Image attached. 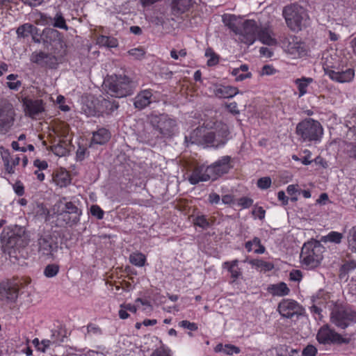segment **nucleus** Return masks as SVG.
I'll use <instances>...</instances> for the list:
<instances>
[{"mask_svg": "<svg viewBox=\"0 0 356 356\" xmlns=\"http://www.w3.org/2000/svg\"><path fill=\"white\" fill-rule=\"evenodd\" d=\"M282 16L288 28L294 32L306 26L309 19L306 10L298 3L285 6L282 10Z\"/></svg>", "mask_w": 356, "mask_h": 356, "instance_id": "obj_1", "label": "nucleus"}, {"mask_svg": "<svg viewBox=\"0 0 356 356\" xmlns=\"http://www.w3.org/2000/svg\"><path fill=\"white\" fill-rule=\"evenodd\" d=\"M324 247L320 241H311L305 243L300 252V262L307 270H312L318 267L323 258Z\"/></svg>", "mask_w": 356, "mask_h": 356, "instance_id": "obj_2", "label": "nucleus"}, {"mask_svg": "<svg viewBox=\"0 0 356 356\" xmlns=\"http://www.w3.org/2000/svg\"><path fill=\"white\" fill-rule=\"evenodd\" d=\"M104 83L107 92L117 98L131 95L136 87L135 83L125 75L112 76Z\"/></svg>", "mask_w": 356, "mask_h": 356, "instance_id": "obj_3", "label": "nucleus"}, {"mask_svg": "<svg viewBox=\"0 0 356 356\" xmlns=\"http://www.w3.org/2000/svg\"><path fill=\"white\" fill-rule=\"evenodd\" d=\"M330 322L344 330L356 323V311L348 305L335 303L331 309Z\"/></svg>", "mask_w": 356, "mask_h": 356, "instance_id": "obj_4", "label": "nucleus"}, {"mask_svg": "<svg viewBox=\"0 0 356 356\" xmlns=\"http://www.w3.org/2000/svg\"><path fill=\"white\" fill-rule=\"evenodd\" d=\"M296 133L301 141L312 142L321 139L323 129L318 121L306 118L296 125Z\"/></svg>", "mask_w": 356, "mask_h": 356, "instance_id": "obj_5", "label": "nucleus"}, {"mask_svg": "<svg viewBox=\"0 0 356 356\" xmlns=\"http://www.w3.org/2000/svg\"><path fill=\"white\" fill-rule=\"evenodd\" d=\"M151 124L156 127L162 138H170L175 134L177 123L175 120L170 118L166 114L152 115Z\"/></svg>", "mask_w": 356, "mask_h": 356, "instance_id": "obj_6", "label": "nucleus"}, {"mask_svg": "<svg viewBox=\"0 0 356 356\" xmlns=\"http://www.w3.org/2000/svg\"><path fill=\"white\" fill-rule=\"evenodd\" d=\"M316 339L321 344H348L351 341L350 337H343L331 328L328 324L320 327L316 334Z\"/></svg>", "mask_w": 356, "mask_h": 356, "instance_id": "obj_7", "label": "nucleus"}, {"mask_svg": "<svg viewBox=\"0 0 356 356\" xmlns=\"http://www.w3.org/2000/svg\"><path fill=\"white\" fill-rule=\"evenodd\" d=\"M1 240L8 248H19L27 244L24 229L18 227L1 234Z\"/></svg>", "mask_w": 356, "mask_h": 356, "instance_id": "obj_8", "label": "nucleus"}, {"mask_svg": "<svg viewBox=\"0 0 356 356\" xmlns=\"http://www.w3.org/2000/svg\"><path fill=\"white\" fill-rule=\"evenodd\" d=\"M323 70L332 80L339 83H346L351 81L355 76V71L353 69L348 68L346 70L336 71L334 66L329 61L328 57L324 58Z\"/></svg>", "mask_w": 356, "mask_h": 356, "instance_id": "obj_9", "label": "nucleus"}, {"mask_svg": "<svg viewBox=\"0 0 356 356\" xmlns=\"http://www.w3.org/2000/svg\"><path fill=\"white\" fill-rule=\"evenodd\" d=\"M259 26L253 19H246L240 25L239 40L248 45L252 44L256 39Z\"/></svg>", "mask_w": 356, "mask_h": 356, "instance_id": "obj_10", "label": "nucleus"}, {"mask_svg": "<svg viewBox=\"0 0 356 356\" xmlns=\"http://www.w3.org/2000/svg\"><path fill=\"white\" fill-rule=\"evenodd\" d=\"M15 112L10 103H5L0 106V134H5L10 131L14 124Z\"/></svg>", "mask_w": 356, "mask_h": 356, "instance_id": "obj_11", "label": "nucleus"}, {"mask_svg": "<svg viewBox=\"0 0 356 356\" xmlns=\"http://www.w3.org/2000/svg\"><path fill=\"white\" fill-rule=\"evenodd\" d=\"M185 142L187 145L191 143L215 147V134L213 131H209L203 134L202 129L197 128L191 133L190 136H185Z\"/></svg>", "mask_w": 356, "mask_h": 356, "instance_id": "obj_12", "label": "nucleus"}, {"mask_svg": "<svg viewBox=\"0 0 356 356\" xmlns=\"http://www.w3.org/2000/svg\"><path fill=\"white\" fill-rule=\"evenodd\" d=\"M277 310L284 318H291L294 316H300L303 312L302 307L291 299H284L278 305Z\"/></svg>", "mask_w": 356, "mask_h": 356, "instance_id": "obj_13", "label": "nucleus"}, {"mask_svg": "<svg viewBox=\"0 0 356 356\" xmlns=\"http://www.w3.org/2000/svg\"><path fill=\"white\" fill-rule=\"evenodd\" d=\"M38 252L42 256L53 257L54 252L58 250L56 238L50 234L41 236L38 239Z\"/></svg>", "mask_w": 356, "mask_h": 356, "instance_id": "obj_14", "label": "nucleus"}, {"mask_svg": "<svg viewBox=\"0 0 356 356\" xmlns=\"http://www.w3.org/2000/svg\"><path fill=\"white\" fill-rule=\"evenodd\" d=\"M81 210L73 202H67L59 214L60 218L70 227L76 225L80 220Z\"/></svg>", "mask_w": 356, "mask_h": 356, "instance_id": "obj_15", "label": "nucleus"}, {"mask_svg": "<svg viewBox=\"0 0 356 356\" xmlns=\"http://www.w3.org/2000/svg\"><path fill=\"white\" fill-rule=\"evenodd\" d=\"M161 138V137L156 127L151 124V118H149V123L145 126L138 134V140L140 142L151 146L155 145Z\"/></svg>", "mask_w": 356, "mask_h": 356, "instance_id": "obj_16", "label": "nucleus"}, {"mask_svg": "<svg viewBox=\"0 0 356 356\" xmlns=\"http://www.w3.org/2000/svg\"><path fill=\"white\" fill-rule=\"evenodd\" d=\"M231 158L229 156H224L213 164L207 166L208 172L210 173L212 180L216 179L218 176L227 173L230 169Z\"/></svg>", "mask_w": 356, "mask_h": 356, "instance_id": "obj_17", "label": "nucleus"}, {"mask_svg": "<svg viewBox=\"0 0 356 356\" xmlns=\"http://www.w3.org/2000/svg\"><path fill=\"white\" fill-rule=\"evenodd\" d=\"M22 103L26 115L32 118L44 111L42 99H32L25 97L22 99Z\"/></svg>", "mask_w": 356, "mask_h": 356, "instance_id": "obj_18", "label": "nucleus"}, {"mask_svg": "<svg viewBox=\"0 0 356 356\" xmlns=\"http://www.w3.org/2000/svg\"><path fill=\"white\" fill-rule=\"evenodd\" d=\"M31 60L40 66H47L51 68L56 67L57 65V58L55 56L43 51L33 52L31 56Z\"/></svg>", "mask_w": 356, "mask_h": 356, "instance_id": "obj_19", "label": "nucleus"}, {"mask_svg": "<svg viewBox=\"0 0 356 356\" xmlns=\"http://www.w3.org/2000/svg\"><path fill=\"white\" fill-rule=\"evenodd\" d=\"M19 294V287L16 283L6 282L0 286V296L2 300L15 302Z\"/></svg>", "mask_w": 356, "mask_h": 356, "instance_id": "obj_20", "label": "nucleus"}, {"mask_svg": "<svg viewBox=\"0 0 356 356\" xmlns=\"http://www.w3.org/2000/svg\"><path fill=\"white\" fill-rule=\"evenodd\" d=\"M210 179H212V178L210 173L208 172V168L204 165L195 167L188 177L189 182L193 185Z\"/></svg>", "mask_w": 356, "mask_h": 356, "instance_id": "obj_21", "label": "nucleus"}, {"mask_svg": "<svg viewBox=\"0 0 356 356\" xmlns=\"http://www.w3.org/2000/svg\"><path fill=\"white\" fill-rule=\"evenodd\" d=\"M193 3V0H172L171 3V13L178 17L189 10Z\"/></svg>", "mask_w": 356, "mask_h": 356, "instance_id": "obj_22", "label": "nucleus"}, {"mask_svg": "<svg viewBox=\"0 0 356 356\" xmlns=\"http://www.w3.org/2000/svg\"><path fill=\"white\" fill-rule=\"evenodd\" d=\"M152 92L150 90H145L138 93L134 98V106L142 110L149 106L152 102Z\"/></svg>", "mask_w": 356, "mask_h": 356, "instance_id": "obj_23", "label": "nucleus"}, {"mask_svg": "<svg viewBox=\"0 0 356 356\" xmlns=\"http://www.w3.org/2000/svg\"><path fill=\"white\" fill-rule=\"evenodd\" d=\"M238 93H239L238 89L231 86L220 85L214 90V94L219 98H231Z\"/></svg>", "mask_w": 356, "mask_h": 356, "instance_id": "obj_24", "label": "nucleus"}, {"mask_svg": "<svg viewBox=\"0 0 356 356\" xmlns=\"http://www.w3.org/2000/svg\"><path fill=\"white\" fill-rule=\"evenodd\" d=\"M257 38L264 44L269 46L277 44L276 40L272 37V31L268 27L259 26Z\"/></svg>", "mask_w": 356, "mask_h": 356, "instance_id": "obj_25", "label": "nucleus"}, {"mask_svg": "<svg viewBox=\"0 0 356 356\" xmlns=\"http://www.w3.org/2000/svg\"><path fill=\"white\" fill-rule=\"evenodd\" d=\"M267 291L274 296H284L290 292V289L284 282L270 284L268 286Z\"/></svg>", "mask_w": 356, "mask_h": 356, "instance_id": "obj_26", "label": "nucleus"}, {"mask_svg": "<svg viewBox=\"0 0 356 356\" xmlns=\"http://www.w3.org/2000/svg\"><path fill=\"white\" fill-rule=\"evenodd\" d=\"M53 181L57 186L65 187L70 184L71 179L67 171L61 170L53 174Z\"/></svg>", "mask_w": 356, "mask_h": 356, "instance_id": "obj_27", "label": "nucleus"}, {"mask_svg": "<svg viewBox=\"0 0 356 356\" xmlns=\"http://www.w3.org/2000/svg\"><path fill=\"white\" fill-rule=\"evenodd\" d=\"M297 38H293L292 41H289L286 46V51L289 54L294 56H300L305 53L303 44L296 41Z\"/></svg>", "mask_w": 356, "mask_h": 356, "instance_id": "obj_28", "label": "nucleus"}, {"mask_svg": "<svg viewBox=\"0 0 356 356\" xmlns=\"http://www.w3.org/2000/svg\"><path fill=\"white\" fill-rule=\"evenodd\" d=\"M110 137L109 131L106 129L102 128L93 133L92 141L95 144L103 145L109 140Z\"/></svg>", "mask_w": 356, "mask_h": 356, "instance_id": "obj_29", "label": "nucleus"}, {"mask_svg": "<svg viewBox=\"0 0 356 356\" xmlns=\"http://www.w3.org/2000/svg\"><path fill=\"white\" fill-rule=\"evenodd\" d=\"M60 35L58 31L51 28L45 29L42 33L44 40L49 43L60 42L61 40Z\"/></svg>", "mask_w": 356, "mask_h": 356, "instance_id": "obj_30", "label": "nucleus"}, {"mask_svg": "<svg viewBox=\"0 0 356 356\" xmlns=\"http://www.w3.org/2000/svg\"><path fill=\"white\" fill-rule=\"evenodd\" d=\"M37 30V28L33 25L29 23L24 24L19 26L16 31V33L17 35V38H25L29 36V35H33L34 31Z\"/></svg>", "mask_w": 356, "mask_h": 356, "instance_id": "obj_31", "label": "nucleus"}, {"mask_svg": "<svg viewBox=\"0 0 356 356\" xmlns=\"http://www.w3.org/2000/svg\"><path fill=\"white\" fill-rule=\"evenodd\" d=\"M295 83L299 91V97H302L307 92L308 86L313 82V79L310 77H302L295 80Z\"/></svg>", "mask_w": 356, "mask_h": 356, "instance_id": "obj_32", "label": "nucleus"}, {"mask_svg": "<svg viewBox=\"0 0 356 356\" xmlns=\"http://www.w3.org/2000/svg\"><path fill=\"white\" fill-rule=\"evenodd\" d=\"M222 21L225 26L234 32L236 35L240 31V25L234 15L223 16Z\"/></svg>", "mask_w": 356, "mask_h": 356, "instance_id": "obj_33", "label": "nucleus"}, {"mask_svg": "<svg viewBox=\"0 0 356 356\" xmlns=\"http://www.w3.org/2000/svg\"><path fill=\"white\" fill-rule=\"evenodd\" d=\"M97 43L100 46L108 48L116 47L118 45L116 38L106 35H99L97 39Z\"/></svg>", "mask_w": 356, "mask_h": 356, "instance_id": "obj_34", "label": "nucleus"}, {"mask_svg": "<svg viewBox=\"0 0 356 356\" xmlns=\"http://www.w3.org/2000/svg\"><path fill=\"white\" fill-rule=\"evenodd\" d=\"M343 235L342 233L332 231L327 235L321 237V241L323 243H333L335 244H339L341 242Z\"/></svg>", "mask_w": 356, "mask_h": 356, "instance_id": "obj_35", "label": "nucleus"}, {"mask_svg": "<svg viewBox=\"0 0 356 356\" xmlns=\"http://www.w3.org/2000/svg\"><path fill=\"white\" fill-rule=\"evenodd\" d=\"M238 261L237 259L233 260L231 262L226 261L223 264L224 267H227V270L231 273V276L234 278V280L241 275V272L238 268Z\"/></svg>", "mask_w": 356, "mask_h": 356, "instance_id": "obj_36", "label": "nucleus"}, {"mask_svg": "<svg viewBox=\"0 0 356 356\" xmlns=\"http://www.w3.org/2000/svg\"><path fill=\"white\" fill-rule=\"evenodd\" d=\"M53 26L55 28L68 30V26L61 12H57L54 17H51Z\"/></svg>", "mask_w": 356, "mask_h": 356, "instance_id": "obj_37", "label": "nucleus"}, {"mask_svg": "<svg viewBox=\"0 0 356 356\" xmlns=\"http://www.w3.org/2000/svg\"><path fill=\"white\" fill-rule=\"evenodd\" d=\"M67 146V143L66 141L60 140L58 144L51 147V151L55 155L58 156H65L68 153Z\"/></svg>", "mask_w": 356, "mask_h": 356, "instance_id": "obj_38", "label": "nucleus"}, {"mask_svg": "<svg viewBox=\"0 0 356 356\" xmlns=\"http://www.w3.org/2000/svg\"><path fill=\"white\" fill-rule=\"evenodd\" d=\"M129 261L133 265L142 267L145 264L146 257L141 252H134L130 254Z\"/></svg>", "mask_w": 356, "mask_h": 356, "instance_id": "obj_39", "label": "nucleus"}, {"mask_svg": "<svg viewBox=\"0 0 356 356\" xmlns=\"http://www.w3.org/2000/svg\"><path fill=\"white\" fill-rule=\"evenodd\" d=\"M214 132L219 134V136L221 137V140H226V142L227 141V136L229 134V131L227 124L220 122H217L216 124Z\"/></svg>", "mask_w": 356, "mask_h": 356, "instance_id": "obj_40", "label": "nucleus"}, {"mask_svg": "<svg viewBox=\"0 0 356 356\" xmlns=\"http://www.w3.org/2000/svg\"><path fill=\"white\" fill-rule=\"evenodd\" d=\"M348 243L349 249L356 252V226L350 229L348 235Z\"/></svg>", "mask_w": 356, "mask_h": 356, "instance_id": "obj_41", "label": "nucleus"}, {"mask_svg": "<svg viewBox=\"0 0 356 356\" xmlns=\"http://www.w3.org/2000/svg\"><path fill=\"white\" fill-rule=\"evenodd\" d=\"M59 266L56 264H48L44 269V275L47 277H55L59 272Z\"/></svg>", "mask_w": 356, "mask_h": 356, "instance_id": "obj_42", "label": "nucleus"}, {"mask_svg": "<svg viewBox=\"0 0 356 356\" xmlns=\"http://www.w3.org/2000/svg\"><path fill=\"white\" fill-rule=\"evenodd\" d=\"M194 224L204 229H206L211 226V223L204 215L196 216L194 219Z\"/></svg>", "mask_w": 356, "mask_h": 356, "instance_id": "obj_43", "label": "nucleus"}, {"mask_svg": "<svg viewBox=\"0 0 356 356\" xmlns=\"http://www.w3.org/2000/svg\"><path fill=\"white\" fill-rule=\"evenodd\" d=\"M249 263L253 266L264 268L266 270H270L273 268V265L272 264L261 259H252Z\"/></svg>", "mask_w": 356, "mask_h": 356, "instance_id": "obj_44", "label": "nucleus"}, {"mask_svg": "<svg viewBox=\"0 0 356 356\" xmlns=\"http://www.w3.org/2000/svg\"><path fill=\"white\" fill-rule=\"evenodd\" d=\"M39 18L35 21L36 24L42 26H51L52 24L51 17L48 16L47 14L40 13L38 14Z\"/></svg>", "mask_w": 356, "mask_h": 356, "instance_id": "obj_45", "label": "nucleus"}, {"mask_svg": "<svg viewBox=\"0 0 356 356\" xmlns=\"http://www.w3.org/2000/svg\"><path fill=\"white\" fill-rule=\"evenodd\" d=\"M129 55L132 56L134 58L140 60L144 58L145 55V51L142 47H138L131 49L128 51Z\"/></svg>", "mask_w": 356, "mask_h": 356, "instance_id": "obj_46", "label": "nucleus"}, {"mask_svg": "<svg viewBox=\"0 0 356 356\" xmlns=\"http://www.w3.org/2000/svg\"><path fill=\"white\" fill-rule=\"evenodd\" d=\"M102 105L105 106L106 109L107 113L110 114L114 111L117 110L119 107L118 103L115 101H110L107 99H104L102 101Z\"/></svg>", "mask_w": 356, "mask_h": 356, "instance_id": "obj_47", "label": "nucleus"}, {"mask_svg": "<svg viewBox=\"0 0 356 356\" xmlns=\"http://www.w3.org/2000/svg\"><path fill=\"white\" fill-rule=\"evenodd\" d=\"M205 56L210 57L207 60V65L209 66H213L218 63V56L213 53L211 49L206 51Z\"/></svg>", "mask_w": 356, "mask_h": 356, "instance_id": "obj_48", "label": "nucleus"}, {"mask_svg": "<svg viewBox=\"0 0 356 356\" xmlns=\"http://www.w3.org/2000/svg\"><path fill=\"white\" fill-rule=\"evenodd\" d=\"M232 75L235 76L236 81H242L245 79H250L252 77L251 72H247L245 74H242L238 72V70L233 69L231 72Z\"/></svg>", "mask_w": 356, "mask_h": 356, "instance_id": "obj_49", "label": "nucleus"}, {"mask_svg": "<svg viewBox=\"0 0 356 356\" xmlns=\"http://www.w3.org/2000/svg\"><path fill=\"white\" fill-rule=\"evenodd\" d=\"M257 186L263 190L270 188L271 185V179L269 177H261L257 181Z\"/></svg>", "mask_w": 356, "mask_h": 356, "instance_id": "obj_50", "label": "nucleus"}, {"mask_svg": "<svg viewBox=\"0 0 356 356\" xmlns=\"http://www.w3.org/2000/svg\"><path fill=\"white\" fill-rule=\"evenodd\" d=\"M90 213L92 216L97 217L99 220L104 218V212L98 205H92L90 207Z\"/></svg>", "mask_w": 356, "mask_h": 356, "instance_id": "obj_51", "label": "nucleus"}, {"mask_svg": "<svg viewBox=\"0 0 356 356\" xmlns=\"http://www.w3.org/2000/svg\"><path fill=\"white\" fill-rule=\"evenodd\" d=\"M179 325L191 331H196L198 329L197 325L196 323H191L186 320L180 321L179 323Z\"/></svg>", "mask_w": 356, "mask_h": 356, "instance_id": "obj_52", "label": "nucleus"}, {"mask_svg": "<svg viewBox=\"0 0 356 356\" xmlns=\"http://www.w3.org/2000/svg\"><path fill=\"white\" fill-rule=\"evenodd\" d=\"M225 354L227 355H232L234 354H238L240 353L241 352V349L234 346V345H232V344H226L225 345Z\"/></svg>", "mask_w": 356, "mask_h": 356, "instance_id": "obj_53", "label": "nucleus"}, {"mask_svg": "<svg viewBox=\"0 0 356 356\" xmlns=\"http://www.w3.org/2000/svg\"><path fill=\"white\" fill-rule=\"evenodd\" d=\"M317 354V348L313 345H307L302 350L303 356H316Z\"/></svg>", "mask_w": 356, "mask_h": 356, "instance_id": "obj_54", "label": "nucleus"}, {"mask_svg": "<svg viewBox=\"0 0 356 356\" xmlns=\"http://www.w3.org/2000/svg\"><path fill=\"white\" fill-rule=\"evenodd\" d=\"M355 268H356V261H348L341 266V270L344 273H348Z\"/></svg>", "mask_w": 356, "mask_h": 356, "instance_id": "obj_55", "label": "nucleus"}, {"mask_svg": "<svg viewBox=\"0 0 356 356\" xmlns=\"http://www.w3.org/2000/svg\"><path fill=\"white\" fill-rule=\"evenodd\" d=\"M2 159L4 163L6 170L10 174L14 173V166L10 163L9 155L8 154L7 156H3Z\"/></svg>", "mask_w": 356, "mask_h": 356, "instance_id": "obj_56", "label": "nucleus"}, {"mask_svg": "<svg viewBox=\"0 0 356 356\" xmlns=\"http://www.w3.org/2000/svg\"><path fill=\"white\" fill-rule=\"evenodd\" d=\"M253 200L247 197H243L239 199L238 204L243 208H249L252 206Z\"/></svg>", "mask_w": 356, "mask_h": 356, "instance_id": "obj_57", "label": "nucleus"}, {"mask_svg": "<svg viewBox=\"0 0 356 356\" xmlns=\"http://www.w3.org/2000/svg\"><path fill=\"white\" fill-rule=\"evenodd\" d=\"M276 72V70L271 65H266L261 69V75H272Z\"/></svg>", "mask_w": 356, "mask_h": 356, "instance_id": "obj_58", "label": "nucleus"}, {"mask_svg": "<svg viewBox=\"0 0 356 356\" xmlns=\"http://www.w3.org/2000/svg\"><path fill=\"white\" fill-rule=\"evenodd\" d=\"M86 152V148L79 146L76 153V160L80 161H83L85 159Z\"/></svg>", "mask_w": 356, "mask_h": 356, "instance_id": "obj_59", "label": "nucleus"}, {"mask_svg": "<svg viewBox=\"0 0 356 356\" xmlns=\"http://www.w3.org/2000/svg\"><path fill=\"white\" fill-rule=\"evenodd\" d=\"M265 213L266 211L261 207H257L252 211V215L259 218L260 220H263L264 218Z\"/></svg>", "mask_w": 356, "mask_h": 356, "instance_id": "obj_60", "label": "nucleus"}, {"mask_svg": "<svg viewBox=\"0 0 356 356\" xmlns=\"http://www.w3.org/2000/svg\"><path fill=\"white\" fill-rule=\"evenodd\" d=\"M152 24L156 26H163L165 24V19L163 16H152L150 19Z\"/></svg>", "mask_w": 356, "mask_h": 356, "instance_id": "obj_61", "label": "nucleus"}, {"mask_svg": "<svg viewBox=\"0 0 356 356\" xmlns=\"http://www.w3.org/2000/svg\"><path fill=\"white\" fill-rule=\"evenodd\" d=\"M88 332L92 333L93 334H101L102 330L101 329L96 325L90 323L87 327Z\"/></svg>", "mask_w": 356, "mask_h": 356, "instance_id": "obj_62", "label": "nucleus"}, {"mask_svg": "<svg viewBox=\"0 0 356 356\" xmlns=\"http://www.w3.org/2000/svg\"><path fill=\"white\" fill-rule=\"evenodd\" d=\"M33 164L34 166L38 168V170H45L48 167V163L46 161H41L40 159H35Z\"/></svg>", "mask_w": 356, "mask_h": 356, "instance_id": "obj_63", "label": "nucleus"}, {"mask_svg": "<svg viewBox=\"0 0 356 356\" xmlns=\"http://www.w3.org/2000/svg\"><path fill=\"white\" fill-rule=\"evenodd\" d=\"M151 356H170L168 351L164 348H160L156 349Z\"/></svg>", "mask_w": 356, "mask_h": 356, "instance_id": "obj_64", "label": "nucleus"}]
</instances>
